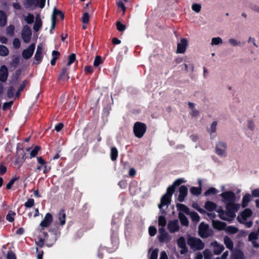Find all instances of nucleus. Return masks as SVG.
Listing matches in <instances>:
<instances>
[{"label": "nucleus", "mask_w": 259, "mask_h": 259, "mask_svg": "<svg viewBox=\"0 0 259 259\" xmlns=\"http://www.w3.org/2000/svg\"><path fill=\"white\" fill-rule=\"evenodd\" d=\"M90 16L88 13H84L82 17V22L83 24H87L89 21Z\"/></svg>", "instance_id": "nucleus-50"}, {"label": "nucleus", "mask_w": 259, "mask_h": 259, "mask_svg": "<svg viewBox=\"0 0 259 259\" xmlns=\"http://www.w3.org/2000/svg\"><path fill=\"white\" fill-rule=\"evenodd\" d=\"M193 207L201 213L203 214L205 213V210L200 207L197 203L193 204Z\"/></svg>", "instance_id": "nucleus-58"}, {"label": "nucleus", "mask_w": 259, "mask_h": 259, "mask_svg": "<svg viewBox=\"0 0 259 259\" xmlns=\"http://www.w3.org/2000/svg\"><path fill=\"white\" fill-rule=\"evenodd\" d=\"M192 9L196 13H199L201 9V5L199 4H193L192 6Z\"/></svg>", "instance_id": "nucleus-45"}, {"label": "nucleus", "mask_w": 259, "mask_h": 259, "mask_svg": "<svg viewBox=\"0 0 259 259\" xmlns=\"http://www.w3.org/2000/svg\"><path fill=\"white\" fill-rule=\"evenodd\" d=\"M52 222V215L50 213H47L39 224V226L40 227V231H43L45 228L49 227Z\"/></svg>", "instance_id": "nucleus-7"}, {"label": "nucleus", "mask_w": 259, "mask_h": 259, "mask_svg": "<svg viewBox=\"0 0 259 259\" xmlns=\"http://www.w3.org/2000/svg\"><path fill=\"white\" fill-rule=\"evenodd\" d=\"M223 201L226 204V210L219 209L218 212L221 219L231 221L236 216L235 213L239 208V205L234 203L235 194L231 191H227L221 194Z\"/></svg>", "instance_id": "nucleus-1"}, {"label": "nucleus", "mask_w": 259, "mask_h": 259, "mask_svg": "<svg viewBox=\"0 0 259 259\" xmlns=\"http://www.w3.org/2000/svg\"><path fill=\"white\" fill-rule=\"evenodd\" d=\"M245 256L242 251L240 250H235L232 252L231 255V259H244Z\"/></svg>", "instance_id": "nucleus-19"}, {"label": "nucleus", "mask_w": 259, "mask_h": 259, "mask_svg": "<svg viewBox=\"0 0 259 259\" xmlns=\"http://www.w3.org/2000/svg\"><path fill=\"white\" fill-rule=\"evenodd\" d=\"M159 231L160 233V235L159 237L160 241L166 242L169 241L170 238L168 234L165 231L164 229L163 228H159Z\"/></svg>", "instance_id": "nucleus-17"}, {"label": "nucleus", "mask_w": 259, "mask_h": 259, "mask_svg": "<svg viewBox=\"0 0 259 259\" xmlns=\"http://www.w3.org/2000/svg\"><path fill=\"white\" fill-rule=\"evenodd\" d=\"M60 78L64 80H67L69 78V76L67 72V69L63 68L62 73L60 76Z\"/></svg>", "instance_id": "nucleus-38"}, {"label": "nucleus", "mask_w": 259, "mask_h": 259, "mask_svg": "<svg viewBox=\"0 0 259 259\" xmlns=\"http://www.w3.org/2000/svg\"><path fill=\"white\" fill-rule=\"evenodd\" d=\"M247 127L250 130H253L255 127L254 122L251 120H248L247 123Z\"/></svg>", "instance_id": "nucleus-51"}, {"label": "nucleus", "mask_w": 259, "mask_h": 259, "mask_svg": "<svg viewBox=\"0 0 259 259\" xmlns=\"http://www.w3.org/2000/svg\"><path fill=\"white\" fill-rule=\"evenodd\" d=\"M158 251L159 250L158 249H154L151 252L150 259H157Z\"/></svg>", "instance_id": "nucleus-54"}, {"label": "nucleus", "mask_w": 259, "mask_h": 259, "mask_svg": "<svg viewBox=\"0 0 259 259\" xmlns=\"http://www.w3.org/2000/svg\"><path fill=\"white\" fill-rule=\"evenodd\" d=\"M14 27L13 25L9 26L7 28V34L10 35H12L14 33Z\"/></svg>", "instance_id": "nucleus-56"}, {"label": "nucleus", "mask_w": 259, "mask_h": 259, "mask_svg": "<svg viewBox=\"0 0 259 259\" xmlns=\"http://www.w3.org/2000/svg\"><path fill=\"white\" fill-rule=\"evenodd\" d=\"M52 16H54L55 20L56 19L57 17H60L61 19H63L64 18V15L63 13L60 11L57 10L56 8L54 9Z\"/></svg>", "instance_id": "nucleus-34"}, {"label": "nucleus", "mask_w": 259, "mask_h": 259, "mask_svg": "<svg viewBox=\"0 0 259 259\" xmlns=\"http://www.w3.org/2000/svg\"><path fill=\"white\" fill-rule=\"evenodd\" d=\"M102 63L101 58L99 56H97L94 61V65L95 67L98 66L100 64Z\"/></svg>", "instance_id": "nucleus-52"}, {"label": "nucleus", "mask_w": 259, "mask_h": 259, "mask_svg": "<svg viewBox=\"0 0 259 259\" xmlns=\"http://www.w3.org/2000/svg\"><path fill=\"white\" fill-rule=\"evenodd\" d=\"M52 56L53 57V59L57 60L60 56V53L58 51H53L52 53Z\"/></svg>", "instance_id": "nucleus-62"}, {"label": "nucleus", "mask_w": 259, "mask_h": 259, "mask_svg": "<svg viewBox=\"0 0 259 259\" xmlns=\"http://www.w3.org/2000/svg\"><path fill=\"white\" fill-rule=\"evenodd\" d=\"M224 244L226 245L227 248L232 250L233 248V243L232 240L227 236L224 237Z\"/></svg>", "instance_id": "nucleus-28"}, {"label": "nucleus", "mask_w": 259, "mask_h": 259, "mask_svg": "<svg viewBox=\"0 0 259 259\" xmlns=\"http://www.w3.org/2000/svg\"><path fill=\"white\" fill-rule=\"evenodd\" d=\"M258 233L252 232L249 234L248 236V239L250 241H252L253 243V241H256L255 240L257 239Z\"/></svg>", "instance_id": "nucleus-41"}, {"label": "nucleus", "mask_w": 259, "mask_h": 259, "mask_svg": "<svg viewBox=\"0 0 259 259\" xmlns=\"http://www.w3.org/2000/svg\"><path fill=\"white\" fill-rule=\"evenodd\" d=\"M25 21L28 24H31L34 21V16L32 14H28L24 17Z\"/></svg>", "instance_id": "nucleus-42"}, {"label": "nucleus", "mask_w": 259, "mask_h": 259, "mask_svg": "<svg viewBox=\"0 0 259 259\" xmlns=\"http://www.w3.org/2000/svg\"><path fill=\"white\" fill-rule=\"evenodd\" d=\"M34 204V200L33 199L30 198L24 203V206L27 208L32 207Z\"/></svg>", "instance_id": "nucleus-48"}, {"label": "nucleus", "mask_w": 259, "mask_h": 259, "mask_svg": "<svg viewBox=\"0 0 259 259\" xmlns=\"http://www.w3.org/2000/svg\"><path fill=\"white\" fill-rule=\"evenodd\" d=\"M177 207L178 209L180 211V212L185 213L187 214H189L190 212L189 208L185 205L183 204H178L177 205Z\"/></svg>", "instance_id": "nucleus-27"}, {"label": "nucleus", "mask_w": 259, "mask_h": 259, "mask_svg": "<svg viewBox=\"0 0 259 259\" xmlns=\"http://www.w3.org/2000/svg\"><path fill=\"white\" fill-rule=\"evenodd\" d=\"M42 21L39 15H37L35 18V23L33 26V29L35 31H38L42 26Z\"/></svg>", "instance_id": "nucleus-22"}, {"label": "nucleus", "mask_w": 259, "mask_h": 259, "mask_svg": "<svg viewBox=\"0 0 259 259\" xmlns=\"http://www.w3.org/2000/svg\"><path fill=\"white\" fill-rule=\"evenodd\" d=\"M40 148L39 146H35L30 152V157H34L36 155Z\"/></svg>", "instance_id": "nucleus-44"}, {"label": "nucleus", "mask_w": 259, "mask_h": 259, "mask_svg": "<svg viewBox=\"0 0 259 259\" xmlns=\"http://www.w3.org/2000/svg\"><path fill=\"white\" fill-rule=\"evenodd\" d=\"M110 156L112 161H115L116 159L118 156V151L116 148L112 147L111 149Z\"/></svg>", "instance_id": "nucleus-33"}, {"label": "nucleus", "mask_w": 259, "mask_h": 259, "mask_svg": "<svg viewBox=\"0 0 259 259\" xmlns=\"http://www.w3.org/2000/svg\"><path fill=\"white\" fill-rule=\"evenodd\" d=\"M166 224V221L165 218L163 216H160L158 219V225L161 227L160 228L164 229Z\"/></svg>", "instance_id": "nucleus-37"}, {"label": "nucleus", "mask_w": 259, "mask_h": 259, "mask_svg": "<svg viewBox=\"0 0 259 259\" xmlns=\"http://www.w3.org/2000/svg\"><path fill=\"white\" fill-rule=\"evenodd\" d=\"M251 196L250 194L245 195L242 199V206L246 207L248 203L250 201Z\"/></svg>", "instance_id": "nucleus-32"}, {"label": "nucleus", "mask_w": 259, "mask_h": 259, "mask_svg": "<svg viewBox=\"0 0 259 259\" xmlns=\"http://www.w3.org/2000/svg\"><path fill=\"white\" fill-rule=\"evenodd\" d=\"M7 16L6 13L4 11L0 10V26H4L7 23Z\"/></svg>", "instance_id": "nucleus-25"}, {"label": "nucleus", "mask_w": 259, "mask_h": 259, "mask_svg": "<svg viewBox=\"0 0 259 259\" xmlns=\"http://www.w3.org/2000/svg\"><path fill=\"white\" fill-rule=\"evenodd\" d=\"M35 49V45L31 44L28 48L24 50L22 52V56L25 59H28L30 58Z\"/></svg>", "instance_id": "nucleus-13"}, {"label": "nucleus", "mask_w": 259, "mask_h": 259, "mask_svg": "<svg viewBox=\"0 0 259 259\" xmlns=\"http://www.w3.org/2000/svg\"><path fill=\"white\" fill-rule=\"evenodd\" d=\"M40 163V165L38 166L37 167V169H38L39 170L42 169L44 171V172H45V173L47 172L48 171H49V170L50 169V167H48V166L46 164V163Z\"/></svg>", "instance_id": "nucleus-39"}, {"label": "nucleus", "mask_w": 259, "mask_h": 259, "mask_svg": "<svg viewBox=\"0 0 259 259\" xmlns=\"http://www.w3.org/2000/svg\"><path fill=\"white\" fill-rule=\"evenodd\" d=\"M117 29L119 31H123L125 29V25L121 24L119 21H117L116 23Z\"/></svg>", "instance_id": "nucleus-49"}, {"label": "nucleus", "mask_w": 259, "mask_h": 259, "mask_svg": "<svg viewBox=\"0 0 259 259\" xmlns=\"http://www.w3.org/2000/svg\"><path fill=\"white\" fill-rule=\"evenodd\" d=\"M218 192V190L215 189L214 188H210L209 189H208L204 193V195L205 196H208L211 194H214Z\"/></svg>", "instance_id": "nucleus-46"}, {"label": "nucleus", "mask_w": 259, "mask_h": 259, "mask_svg": "<svg viewBox=\"0 0 259 259\" xmlns=\"http://www.w3.org/2000/svg\"><path fill=\"white\" fill-rule=\"evenodd\" d=\"M217 126V121H213L210 125L209 127L208 128V132L210 134H212L215 132Z\"/></svg>", "instance_id": "nucleus-35"}, {"label": "nucleus", "mask_w": 259, "mask_h": 259, "mask_svg": "<svg viewBox=\"0 0 259 259\" xmlns=\"http://www.w3.org/2000/svg\"><path fill=\"white\" fill-rule=\"evenodd\" d=\"M13 45L15 48H19L20 47V41L19 39L17 38H15L13 40Z\"/></svg>", "instance_id": "nucleus-60"}, {"label": "nucleus", "mask_w": 259, "mask_h": 259, "mask_svg": "<svg viewBox=\"0 0 259 259\" xmlns=\"http://www.w3.org/2000/svg\"><path fill=\"white\" fill-rule=\"evenodd\" d=\"M251 194L255 197H259V188L252 190L251 192Z\"/></svg>", "instance_id": "nucleus-64"}, {"label": "nucleus", "mask_w": 259, "mask_h": 259, "mask_svg": "<svg viewBox=\"0 0 259 259\" xmlns=\"http://www.w3.org/2000/svg\"><path fill=\"white\" fill-rule=\"evenodd\" d=\"M9 53V51L8 49L3 46V45H0V55L2 56H7Z\"/></svg>", "instance_id": "nucleus-30"}, {"label": "nucleus", "mask_w": 259, "mask_h": 259, "mask_svg": "<svg viewBox=\"0 0 259 259\" xmlns=\"http://www.w3.org/2000/svg\"><path fill=\"white\" fill-rule=\"evenodd\" d=\"M199 185L200 186L201 185V182L200 180H199ZM190 192L191 193L193 194V195H199L200 193H201V188H200V186L198 188V187H192L190 189Z\"/></svg>", "instance_id": "nucleus-31"}, {"label": "nucleus", "mask_w": 259, "mask_h": 259, "mask_svg": "<svg viewBox=\"0 0 259 259\" xmlns=\"http://www.w3.org/2000/svg\"><path fill=\"white\" fill-rule=\"evenodd\" d=\"M156 229L153 226H151L149 228V233L151 236H154L156 233Z\"/></svg>", "instance_id": "nucleus-57"}, {"label": "nucleus", "mask_w": 259, "mask_h": 259, "mask_svg": "<svg viewBox=\"0 0 259 259\" xmlns=\"http://www.w3.org/2000/svg\"><path fill=\"white\" fill-rule=\"evenodd\" d=\"M42 58V54L35 53L34 56L35 63L39 64Z\"/></svg>", "instance_id": "nucleus-53"}, {"label": "nucleus", "mask_w": 259, "mask_h": 259, "mask_svg": "<svg viewBox=\"0 0 259 259\" xmlns=\"http://www.w3.org/2000/svg\"><path fill=\"white\" fill-rule=\"evenodd\" d=\"M8 77V69L6 66L3 65L0 69V80L2 81L6 80Z\"/></svg>", "instance_id": "nucleus-18"}, {"label": "nucleus", "mask_w": 259, "mask_h": 259, "mask_svg": "<svg viewBox=\"0 0 259 259\" xmlns=\"http://www.w3.org/2000/svg\"><path fill=\"white\" fill-rule=\"evenodd\" d=\"M38 0H26L24 3L27 8H33L37 6Z\"/></svg>", "instance_id": "nucleus-23"}, {"label": "nucleus", "mask_w": 259, "mask_h": 259, "mask_svg": "<svg viewBox=\"0 0 259 259\" xmlns=\"http://www.w3.org/2000/svg\"><path fill=\"white\" fill-rule=\"evenodd\" d=\"M227 231L233 234L238 232V229L235 227L230 226L227 228Z\"/></svg>", "instance_id": "nucleus-59"}, {"label": "nucleus", "mask_w": 259, "mask_h": 259, "mask_svg": "<svg viewBox=\"0 0 259 259\" xmlns=\"http://www.w3.org/2000/svg\"><path fill=\"white\" fill-rule=\"evenodd\" d=\"M177 243L179 247L181 248V250H180V253L181 254H184L187 251L185 239L183 237H181L179 238Z\"/></svg>", "instance_id": "nucleus-14"}, {"label": "nucleus", "mask_w": 259, "mask_h": 259, "mask_svg": "<svg viewBox=\"0 0 259 259\" xmlns=\"http://www.w3.org/2000/svg\"><path fill=\"white\" fill-rule=\"evenodd\" d=\"M184 66L185 70L187 71H189V70H191V71H193V66L191 63H190L189 64L185 63L184 64Z\"/></svg>", "instance_id": "nucleus-61"}, {"label": "nucleus", "mask_w": 259, "mask_h": 259, "mask_svg": "<svg viewBox=\"0 0 259 259\" xmlns=\"http://www.w3.org/2000/svg\"><path fill=\"white\" fill-rule=\"evenodd\" d=\"M187 243L194 250H201L204 247V243L199 238L191 237L188 239Z\"/></svg>", "instance_id": "nucleus-4"}, {"label": "nucleus", "mask_w": 259, "mask_h": 259, "mask_svg": "<svg viewBox=\"0 0 259 259\" xmlns=\"http://www.w3.org/2000/svg\"><path fill=\"white\" fill-rule=\"evenodd\" d=\"M212 226L214 229L219 230H224L226 226L225 223L219 221H212Z\"/></svg>", "instance_id": "nucleus-20"}, {"label": "nucleus", "mask_w": 259, "mask_h": 259, "mask_svg": "<svg viewBox=\"0 0 259 259\" xmlns=\"http://www.w3.org/2000/svg\"><path fill=\"white\" fill-rule=\"evenodd\" d=\"M116 5L118 8H120L122 10L123 12V14H124L126 11V7L123 2H121V1H118L117 2H116Z\"/></svg>", "instance_id": "nucleus-47"}, {"label": "nucleus", "mask_w": 259, "mask_h": 259, "mask_svg": "<svg viewBox=\"0 0 259 259\" xmlns=\"http://www.w3.org/2000/svg\"><path fill=\"white\" fill-rule=\"evenodd\" d=\"M199 234L202 238H206L211 234L209 230L208 226L203 223H201L199 226Z\"/></svg>", "instance_id": "nucleus-8"}, {"label": "nucleus", "mask_w": 259, "mask_h": 259, "mask_svg": "<svg viewBox=\"0 0 259 259\" xmlns=\"http://www.w3.org/2000/svg\"><path fill=\"white\" fill-rule=\"evenodd\" d=\"M146 131V126L144 123L137 122L134 126V133L135 136L141 138L144 135Z\"/></svg>", "instance_id": "nucleus-6"}, {"label": "nucleus", "mask_w": 259, "mask_h": 259, "mask_svg": "<svg viewBox=\"0 0 259 259\" xmlns=\"http://www.w3.org/2000/svg\"><path fill=\"white\" fill-rule=\"evenodd\" d=\"M227 145L226 142L219 141L217 142L215 151L217 155L221 157H226L227 155Z\"/></svg>", "instance_id": "nucleus-5"}, {"label": "nucleus", "mask_w": 259, "mask_h": 259, "mask_svg": "<svg viewBox=\"0 0 259 259\" xmlns=\"http://www.w3.org/2000/svg\"><path fill=\"white\" fill-rule=\"evenodd\" d=\"M186 182V181L184 179H179L174 182L172 185L167 188L166 193L161 198L160 204L158 205L160 209H161L163 206L167 205L170 203L172 195L175 191V187Z\"/></svg>", "instance_id": "nucleus-2"}, {"label": "nucleus", "mask_w": 259, "mask_h": 259, "mask_svg": "<svg viewBox=\"0 0 259 259\" xmlns=\"http://www.w3.org/2000/svg\"><path fill=\"white\" fill-rule=\"evenodd\" d=\"M204 207L207 211L211 212L215 209L217 205L212 202L207 201L205 203Z\"/></svg>", "instance_id": "nucleus-24"}, {"label": "nucleus", "mask_w": 259, "mask_h": 259, "mask_svg": "<svg viewBox=\"0 0 259 259\" xmlns=\"http://www.w3.org/2000/svg\"><path fill=\"white\" fill-rule=\"evenodd\" d=\"M203 255L204 259H212V254L209 249H205L203 251Z\"/></svg>", "instance_id": "nucleus-43"}, {"label": "nucleus", "mask_w": 259, "mask_h": 259, "mask_svg": "<svg viewBox=\"0 0 259 259\" xmlns=\"http://www.w3.org/2000/svg\"><path fill=\"white\" fill-rule=\"evenodd\" d=\"M168 229L171 233L178 231L179 230V222L178 220H174L169 222Z\"/></svg>", "instance_id": "nucleus-15"}, {"label": "nucleus", "mask_w": 259, "mask_h": 259, "mask_svg": "<svg viewBox=\"0 0 259 259\" xmlns=\"http://www.w3.org/2000/svg\"><path fill=\"white\" fill-rule=\"evenodd\" d=\"M179 218L182 225L188 226L189 221L186 216L181 212L179 213Z\"/></svg>", "instance_id": "nucleus-26"}, {"label": "nucleus", "mask_w": 259, "mask_h": 259, "mask_svg": "<svg viewBox=\"0 0 259 259\" xmlns=\"http://www.w3.org/2000/svg\"><path fill=\"white\" fill-rule=\"evenodd\" d=\"M252 211L248 208L245 209L237 217L238 221L241 223H243L247 228H250L252 225L251 221L246 222L247 219L252 215Z\"/></svg>", "instance_id": "nucleus-3"}, {"label": "nucleus", "mask_w": 259, "mask_h": 259, "mask_svg": "<svg viewBox=\"0 0 259 259\" xmlns=\"http://www.w3.org/2000/svg\"><path fill=\"white\" fill-rule=\"evenodd\" d=\"M188 193V189L185 186H182L179 188V195L178 196V200L180 202L184 200L185 198L186 197Z\"/></svg>", "instance_id": "nucleus-16"}, {"label": "nucleus", "mask_w": 259, "mask_h": 259, "mask_svg": "<svg viewBox=\"0 0 259 259\" xmlns=\"http://www.w3.org/2000/svg\"><path fill=\"white\" fill-rule=\"evenodd\" d=\"M188 215H190L193 222L198 223L199 221L200 217L195 212H191Z\"/></svg>", "instance_id": "nucleus-36"}, {"label": "nucleus", "mask_w": 259, "mask_h": 259, "mask_svg": "<svg viewBox=\"0 0 259 259\" xmlns=\"http://www.w3.org/2000/svg\"><path fill=\"white\" fill-rule=\"evenodd\" d=\"M75 55L74 54H72L68 57V62L67 63V65H70L73 62H74L75 60Z\"/></svg>", "instance_id": "nucleus-55"}, {"label": "nucleus", "mask_w": 259, "mask_h": 259, "mask_svg": "<svg viewBox=\"0 0 259 259\" xmlns=\"http://www.w3.org/2000/svg\"><path fill=\"white\" fill-rule=\"evenodd\" d=\"M16 215L15 212L13 211H10L8 214L7 215L6 219L10 222H12L14 220V216Z\"/></svg>", "instance_id": "nucleus-40"}, {"label": "nucleus", "mask_w": 259, "mask_h": 259, "mask_svg": "<svg viewBox=\"0 0 259 259\" xmlns=\"http://www.w3.org/2000/svg\"><path fill=\"white\" fill-rule=\"evenodd\" d=\"M16 180V178H14V179H12L7 185L6 186V188L8 189H10L12 187V186H13V185L14 184V182H15V181Z\"/></svg>", "instance_id": "nucleus-63"}, {"label": "nucleus", "mask_w": 259, "mask_h": 259, "mask_svg": "<svg viewBox=\"0 0 259 259\" xmlns=\"http://www.w3.org/2000/svg\"><path fill=\"white\" fill-rule=\"evenodd\" d=\"M31 36V31L28 26H25L23 28L22 32V37L25 42H28L30 41Z\"/></svg>", "instance_id": "nucleus-12"}, {"label": "nucleus", "mask_w": 259, "mask_h": 259, "mask_svg": "<svg viewBox=\"0 0 259 259\" xmlns=\"http://www.w3.org/2000/svg\"><path fill=\"white\" fill-rule=\"evenodd\" d=\"M223 43V39L221 37L218 36L213 37L211 39L210 46L212 47L218 46L222 45Z\"/></svg>", "instance_id": "nucleus-21"}, {"label": "nucleus", "mask_w": 259, "mask_h": 259, "mask_svg": "<svg viewBox=\"0 0 259 259\" xmlns=\"http://www.w3.org/2000/svg\"><path fill=\"white\" fill-rule=\"evenodd\" d=\"M228 43L231 46L233 47H239L241 45V42L233 38H231L228 39Z\"/></svg>", "instance_id": "nucleus-29"}, {"label": "nucleus", "mask_w": 259, "mask_h": 259, "mask_svg": "<svg viewBox=\"0 0 259 259\" xmlns=\"http://www.w3.org/2000/svg\"><path fill=\"white\" fill-rule=\"evenodd\" d=\"M66 215L64 210H61L57 214L56 223L63 227L66 223Z\"/></svg>", "instance_id": "nucleus-9"}, {"label": "nucleus", "mask_w": 259, "mask_h": 259, "mask_svg": "<svg viewBox=\"0 0 259 259\" xmlns=\"http://www.w3.org/2000/svg\"><path fill=\"white\" fill-rule=\"evenodd\" d=\"M210 245L213 247V251L214 254L218 255L221 254L224 249V246L219 244L216 241L211 242Z\"/></svg>", "instance_id": "nucleus-11"}, {"label": "nucleus", "mask_w": 259, "mask_h": 259, "mask_svg": "<svg viewBox=\"0 0 259 259\" xmlns=\"http://www.w3.org/2000/svg\"><path fill=\"white\" fill-rule=\"evenodd\" d=\"M188 45V41L186 38H182L177 44L176 52L179 54L184 53L186 50Z\"/></svg>", "instance_id": "nucleus-10"}]
</instances>
